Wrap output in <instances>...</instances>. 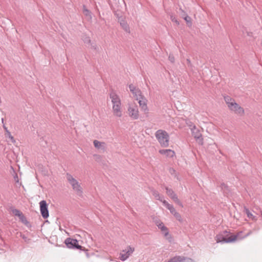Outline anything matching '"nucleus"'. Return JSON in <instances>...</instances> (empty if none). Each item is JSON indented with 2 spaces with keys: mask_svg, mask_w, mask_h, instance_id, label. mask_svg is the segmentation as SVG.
<instances>
[{
  "mask_svg": "<svg viewBox=\"0 0 262 262\" xmlns=\"http://www.w3.org/2000/svg\"><path fill=\"white\" fill-rule=\"evenodd\" d=\"M239 233L235 235H230V233L226 230L224 231L222 233L216 235L215 240L216 243H232L237 238Z\"/></svg>",
  "mask_w": 262,
  "mask_h": 262,
  "instance_id": "obj_1",
  "label": "nucleus"
},
{
  "mask_svg": "<svg viewBox=\"0 0 262 262\" xmlns=\"http://www.w3.org/2000/svg\"><path fill=\"white\" fill-rule=\"evenodd\" d=\"M66 178L68 181L72 186L73 190L79 196H82L83 189L80 184L70 173H67Z\"/></svg>",
  "mask_w": 262,
  "mask_h": 262,
  "instance_id": "obj_2",
  "label": "nucleus"
},
{
  "mask_svg": "<svg viewBox=\"0 0 262 262\" xmlns=\"http://www.w3.org/2000/svg\"><path fill=\"white\" fill-rule=\"evenodd\" d=\"M155 137L162 146H168L169 136L165 130L162 129L158 130L155 133Z\"/></svg>",
  "mask_w": 262,
  "mask_h": 262,
  "instance_id": "obj_3",
  "label": "nucleus"
},
{
  "mask_svg": "<svg viewBox=\"0 0 262 262\" xmlns=\"http://www.w3.org/2000/svg\"><path fill=\"white\" fill-rule=\"evenodd\" d=\"M64 243L67 247L69 249H77L80 251H85L87 256H89L88 250H85L84 247L79 245L78 241L77 239L68 237L66 239Z\"/></svg>",
  "mask_w": 262,
  "mask_h": 262,
  "instance_id": "obj_4",
  "label": "nucleus"
},
{
  "mask_svg": "<svg viewBox=\"0 0 262 262\" xmlns=\"http://www.w3.org/2000/svg\"><path fill=\"white\" fill-rule=\"evenodd\" d=\"M135 249L130 246H128L126 248L123 250L120 253V259L122 261H125L133 253Z\"/></svg>",
  "mask_w": 262,
  "mask_h": 262,
  "instance_id": "obj_5",
  "label": "nucleus"
},
{
  "mask_svg": "<svg viewBox=\"0 0 262 262\" xmlns=\"http://www.w3.org/2000/svg\"><path fill=\"white\" fill-rule=\"evenodd\" d=\"M191 130L192 135L195 139L196 142L199 145H202L203 144V139L200 130L196 127V126H193V127L191 128Z\"/></svg>",
  "mask_w": 262,
  "mask_h": 262,
  "instance_id": "obj_6",
  "label": "nucleus"
},
{
  "mask_svg": "<svg viewBox=\"0 0 262 262\" xmlns=\"http://www.w3.org/2000/svg\"><path fill=\"white\" fill-rule=\"evenodd\" d=\"M127 110L129 117L133 119L136 120L139 118V111L136 105H129Z\"/></svg>",
  "mask_w": 262,
  "mask_h": 262,
  "instance_id": "obj_7",
  "label": "nucleus"
},
{
  "mask_svg": "<svg viewBox=\"0 0 262 262\" xmlns=\"http://www.w3.org/2000/svg\"><path fill=\"white\" fill-rule=\"evenodd\" d=\"M40 213L44 219L49 217V213L48 207V204L45 200H42L39 202Z\"/></svg>",
  "mask_w": 262,
  "mask_h": 262,
  "instance_id": "obj_8",
  "label": "nucleus"
},
{
  "mask_svg": "<svg viewBox=\"0 0 262 262\" xmlns=\"http://www.w3.org/2000/svg\"><path fill=\"white\" fill-rule=\"evenodd\" d=\"M231 111H234L236 114L239 115H243L245 113L243 107L239 106L235 101L233 103H231L229 108Z\"/></svg>",
  "mask_w": 262,
  "mask_h": 262,
  "instance_id": "obj_9",
  "label": "nucleus"
},
{
  "mask_svg": "<svg viewBox=\"0 0 262 262\" xmlns=\"http://www.w3.org/2000/svg\"><path fill=\"white\" fill-rule=\"evenodd\" d=\"M82 40L84 43L88 46V47H90L91 49L94 50L97 49V46L95 43L92 42L90 37L86 35H84L82 37Z\"/></svg>",
  "mask_w": 262,
  "mask_h": 262,
  "instance_id": "obj_10",
  "label": "nucleus"
},
{
  "mask_svg": "<svg viewBox=\"0 0 262 262\" xmlns=\"http://www.w3.org/2000/svg\"><path fill=\"white\" fill-rule=\"evenodd\" d=\"M118 20L124 31L126 33H130V28L126 20L122 17H118Z\"/></svg>",
  "mask_w": 262,
  "mask_h": 262,
  "instance_id": "obj_11",
  "label": "nucleus"
},
{
  "mask_svg": "<svg viewBox=\"0 0 262 262\" xmlns=\"http://www.w3.org/2000/svg\"><path fill=\"white\" fill-rule=\"evenodd\" d=\"M110 97L112 100V102L113 105L121 104V100L119 97L114 91L111 92Z\"/></svg>",
  "mask_w": 262,
  "mask_h": 262,
  "instance_id": "obj_12",
  "label": "nucleus"
},
{
  "mask_svg": "<svg viewBox=\"0 0 262 262\" xmlns=\"http://www.w3.org/2000/svg\"><path fill=\"white\" fill-rule=\"evenodd\" d=\"M121 105H113V114L115 116L121 117L122 115L121 109Z\"/></svg>",
  "mask_w": 262,
  "mask_h": 262,
  "instance_id": "obj_13",
  "label": "nucleus"
},
{
  "mask_svg": "<svg viewBox=\"0 0 262 262\" xmlns=\"http://www.w3.org/2000/svg\"><path fill=\"white\" fill-rule=\"evenodd\" d=\"M159 152L170 158H172L175 155L174 151L171 149H161L159 150Z\"/></svg>",
  "mask_w": 262,
  "mask_h": 262,
  "instance_id": "obj_14",
  "label": "nucleus"
},
{
  "mask_svg": "<svg viewBox=\"0 0 262 262\" xmlns=\"http://www.w3.org/2000/svg\"><path fill=\"white\" fill-rule=\"evenodd\" d=\"M94 146L98 148L101 149L103 151L106 149V144L104 142H100L98 140H95L93 142Z\"/></svg>",
  "mask_w": 262,
  "mask_h": 262,
  "instance_id": "obj_15",
  "label": "nucleus"
},
{
  "mask_svg": "<svg viewBox=\"0 0 262 262\" xmlns=\"http://www.w3.org/2000/svg\"><path fill=\"white\" fill-rule=\"evenodd\" d=\"M158 227L163 232L165 236H167L169 234L168 228L164 225L162 222L157 224Z\"/></svg>",
  "mask_w": 262,
  "mask_h": 262,
  "instance_id": "obj_16",
  "label": "nucleus"
},
{
  "mask_svg": "<svg viewBox=\"0 0 262 262\" xmlns=\"http://www.w3.org/2000/svg\"><path fill=\"white\" fill-rule=\"evenodd\" d=\"M151 192L152 194L155 196V199L157 200H159L161 202H162L163 200V196H161L158 191L154 189H151Z\"/></svg>",
  "mask_w": 262,
  "mask_h": 262,
  "instance_id": "obj_17",
  "label": "nucleus"
},
{
  "mask_svg": "<svg viewBox=\"0 0 262 262\" xmlns=\"http://www.w3.org/2000/svg\"><path fill=\"white\" fill-rule=\"evenodd\" d=\"M166 192L167 194L172 199H174L175 197H177V195L174 193L173 190L168 188V187H165Z\"/></svg>",
  "mask_w": 262,
  "mask_h": 262,
  "instance_id": "obj_18",
  "label": "nucleus"
},
{
  "mask_svg": "<svg viewBox=\"0 0 262 262\" xmlns=\"http://www.w3.org/2000/svg\"><path fill=\"white\" fill-rule=\"evenodd\" d=\"M244 212L247 215V216L251 219L252 221H256L257 220V217L256 216L253 215L249 211L248 208L246 207H244Z\"/></svg>",
  "mask_w": 262,
  "mask_h": 262,
  "instance_id": "obj_19",
  "label": "nucleus"
},
{
  "mask_svg": "<svg viewBox=\"0 0 262 262\" xmlns=\"http://www.w3.org/2000/svg\"><path fill=\"white\" fill-rule=\"evenodd\" d=\"M132 93L134 95V96L136 98V100H138L139 98H142V97L143 96L141 90L138 88H136V89L134 91L132 92Z\"/></svg>",
  "mask_w": 262,
  "mask_h": 262,
  "instance_id": "obj_20",
  "label": "nucleus"
},
{
  "mask_svg": "<svg viewBox=\"0 0 262 262\" xmlns=\"http://www.w3.org/2000/svg\"><path fill=\"white\" fill-rule=\"evenodd\" d=\"M19 219L20 221L23 223L24 225H25L27 227H31V225L28 222L26 217V216L24 215L23 213H22L19 217Z\"/></svg>",
  "mask_w": 262,
  "mask_h": 262,
  "instance_id": "obj_21",
  "label": "nucleus"
},
{
  "mask_svg": "<svg viewBox=\"0 0 262 262\" xmlns=\"http://www.w3.org/2000/svg\"><path fill=\"white\" fill-rule=\"evenodd\" d=\"M224 100L226 102V104L228 105V107L229 108V106H230L231 103H233L235 101L233 99L231 98L230 96H225L224 97Z\"/></svg>",
  "mask_w": 262,
  "mask_h": 262,
  "instance_id": "obj_22",
  "label": "nucleus"
},
{
  "mask_svg": "<svg viewBox=\"0 0 262 262\" xmlns=\"http://www.w3.org/2000/svg\"><path fill=\"white\" fill-rule=\"evenodd\" d=\"M138 100L140 107L143 106V105L147 104V100L143 96L142 97V98H139Z\"/></svg>",
  "mask_w": 262,
  "mask_h": 262,
  "instance_id": "obj_23",
  "label": "nucleus"
},
{
  "mask_svg": "<svg viewBox=\"0 0 262 262\" xmlns=\"http://www.w3.org/2000/svg\"><path fill=\"white\" fill-rule=\"evenodd\" d=\"M83 12L86 16L89 17L91 18V12L86 8L85 5L83 6Z\"/></svg>",
  "mask_w": 262,
  "mask_h": 262,
  "instance_id": "obj_24",
  "label": "nucleus"
},
{
  "mask_svg": "<svg viewBox=\"0 0 262 262\" xmlns=\"http://www.w3.org/2000/svg\"><path fill=\"white\" fill-rule=\"evenodd\" d=\"M184 19L186 21L187 25L188 26H191L192 23H191V18L190 17H189L188 15L185 16L184 18Z\"/></svg>",
  "mask_w": 262,
  "mask_h": 262,
  "instance_id": "obj_25",
  "label": "nucleus"
},
{
  "mask_svg": "<svg viewBox=\"0 0 262 262\" xmlns=\"http://www.w3.org/2000/svg\"><path fill=\"white\" fill-rule=\"evenodd\" d=\"M12 212L15 216L19 217L23 213L17 209H12Z\"/></svg>",
  "mask_w": 262,
  "mask_h": 262,
  "instance_id": "obj_26",
  "label": "nucleus"
},
{
  "mask_svg": "<svg viewBox=\"0 0 262 262\" xmlns=\"http://www.w3.org/2000/svg\"><path fill=\"white\" fill-rule=\"evenodd\" d=\"M163 204L164 205V206L166 207V208L168 209L169 210L173 207L172 205H171L169 204L166 201L163 200L162 202Z\"/></svg>",
  "mask_w": 262,
  "mask_h": 262,
  "instance_id": "obj_27",
  "label": "nucleus"
},
{
  "mask_svg": "<svg viewBox=\"0 0 262 262\" xmlns=\"http://www.w3.org/2000/svg\"><path fill=\"white\" fill-rule=\"evenodd\" d=\"M173 215L178 221H179L180 222L182 221V219L181 215L178 212H175V213L173 214Z\"/></svg>",
  "mask_w": 262,
  "mask_h": 262,
  "instance_id": "obj_28",
  "label": "nucleus"
},
{
  "mask_svg": "<svg viewBox=\"0 0 262 262\" xmlns=\"http://www.w3.org/2000/svg\"><path fill=\"white\" fill-rule=\"evenodd\" d=\"M173 201L177 204H178V205H179L181 207H183V205L182 202L179 200V199H178V196L177 197H175L174 199H173Z\"/></svg>",
  "mask_w": 262,
  "mask_h": 262,
  "instance_id": "obj_29",
  "label": "nucleus"
},
{
  "mask_svg": "<svg viewBox=\"0 0 262 262\" xmlns=\"http://www.w3.org/2000/svg\"><path fill=\"white\" fill-rule=\"evenodd\" d=\"M182 262H194V261L193 259H192L190 258L183 256Z\"/></svg>",
  "mask_w": 262,
  "mask_h": 262,
  "instance_id": "obj_30",
  "label": "nucleus"
},
{
  "mask_svg": "<svg viewBox=\"0 0 262 262\" xmlns=\"http://www.w3.org/2000/svg\"><path fill=\"white\" fill-rule=\"evenodd\" d=\"M6 135L10 139L12 142H15L13 137L11 135V133L9 130H7V133H6Z\"/></svg>",
  "mask_w": 262,
  "mask_h": 262,
  "instance_id": "obj_31",
  "label": "nucleus"
},
{
  "mask_svg": "<svg viewBox=\"0 0 262 262\" xmlns=\"http://www.w3.org/2000/svg\"><path fill=\"white\" fill-rule=\"evenodd\" d=\"M141 110L144 112L145 114H148V107H147V104L146 105H143V106H142L141 107Z\"/></svg>",
  "mask_w": 262,
  "mask_h": 262,
  "instance_id": "obj_32",
  "label": "nucleus"
},
{
  "mask_svg": "<svg viewBox=\"0 0 262 262\" xmlns=\"http://www.w3.org/2000/svg\"><path fill=\"white\" fill-rule=\"evenodd\" d=\"M170 19L172 22L176 23L177 25H179V22L176 17L173 15L170 16Z\"/></svg>",
  "mask_w": 262,
  "mask_h": 262,
  "instance_id": "obj_33",
  "label": "nucleus"
},
{
  "mask_svg": "<svg viewBox=\"0 0 262 262\" xmlns=\"http://www.w3.org/2000/svg\"><path fill=\"white\" fill-rule=\"evenodd\" d=\"M168 59L171 62V63H174V61H175V58H174V56L171 54H170L169 56H168Z\"/></svg>",
  "mask_w": 262,
  "mask_h": 262,
  "instance_id": "obj_34",
  "label": "nucleus"
},
{
  "mask_svg": "<svg viewBox=\"0 0 262 262\" xmlns=\"http://www.w3.org/2000/svg\"><path fill=\"white\" fill-rule=\"evenodd\" d=\"M179 10L181 11V15L182 16V18H184L185 16H187L188 15L181 8H180L179 9Z\"/></svg>",
  "mask_w": 262,
  "mask_h": 262,
  "instance_id": "obj_35",
  "label": "nucleus"
},
{
  "mask_svg": "<svg viewBox=\"0 0 262 262\" xmlns=\"http://www.w3.org/2000/svg\"><path fill=\"white\" fill-rule=\"evenodd\" d=\"M128 87L131 92L134 91L136 89V87L133 84H129Z\"/></svg>",
  "mask_w": 262,
  "mask_h": 262,
  "instance_id": "obj_36",
  "label": "nucleus"
},
{
  "mask_svg": "<svg viewBox=\"0 0 262 262\" xmlns=\"http://www.w3.org/2000/svg\"><path fill=\"white\" fill-rule=\"evenodd\" d=\"M187 125L190 127V129L193 127V126H195V125L193 124V123L191 122V121H188V122L186 123Z\"/></svg>",
  "mask_w": 262,
  "mask_h": 262,
  "instance_id": "obj_37",
  "label": "nucleus"
},
{
  "mask_svg": "<svg viewBox=\"0 0 262 262\" xmlns=\"http://www.w3.org/2000/svg\"><path fill=\"white\" fill-rule=\"evenodd\" d=\"M186 62H187V65L189 67H192V64H191V61L190 60V59L188 58L186 59Z\"/></svg>",
  "mask_w": 262,
  "mask_h": 262,
  "instance_id": "obj_38",
  "label": "nucleus"
},
{
  "mask_svg": "<svg viewBox=\"0 0 262 262\" xmlns=\"http://www.w3.org/2000/svg\"><path fill=\"white\" fill-rule=\"evenodd\" d=\"M169 211L170 213L173 215L174 213H175V212H177L173 206L169 210Z\"/></svg>",
  "mask_w": 262,
  "mask_h": 262,
  "instance_id": "obj_39",
  "label": "nucleus"
},
{
  "mask_svg": "<svg viewBox=\"0 0 262 262\" xmlns=\"http://www.w3.org/2000/svg\"><path fill=\"white\" fill-rule=\"evenodd\" d=\"M14 179L16 183L19 182V179L17 174H15V176L14 177Z\"/></svg>",
  "mask_w": 262,
  "mask_h": 262,
  "instance_id": "obj_40",
  "label": "nucleus"
},
{
  "mask_svg": "<svg viewBox=\"0 0 262 262\" xmlns=\"http://www.w3.org/2000/svg\"><path fill=\"white\" fill-rule=\"evenodd\" d=\"M221 187L222 188H228V186L224 183H223L222 184H221Z\"/></svg>",
  "mask_w": 262,
  "mask_h": 262,
  "instance_id": "obj_41",
  "label": "nucleus"
},
{
  "mask_svg": "<svg viewBox=\"0 0 262 262\" xmlns=\"http://www.w3.org/2000/svg\"><path fill=\"white\" fill-rule=\"evenodd\" d=\"M23 239H24L25 240H26V239L27 238V237L25 235H21L20 236Z\"/></svg>",
  "mask_w": 262,
  "mask_h": 262,
  "instance_id": "obj_42",
  "label": "nucleus"
},
{
  "mask_svg": "<svg viewBox=\"0 0 262 262\" xmlns=\"http://www.w3.org/2000/svg\"><path fill=\"white\" fill-rule=\"evenodd\" d=\"M174 171H175V170H174V169H173V168H171V169H170V173H172V172H174Z\"/></svg>",
  "mask_w": 262,
  "mask_h": 262,
  "instance_id": "obj_43",
  "label": "nucleus"
},
{
  "mask_svg": "<svg viewBox=\"0 0 262 262\" xmlns=\"http://www.w3.org/2000/svg\"><path fill=\"white\" fill-rule=\"evenodd\" d=\"M174 171H175V170H174V169H173V168H171V169H170V173H172V172H174Z\"/></svg>",
  "mask_w": 262,
  "mask_h": 262,
  "instance_id": "obj_44",
  "label": "nucleus"
},
{
  "mask_svg": "<svg viewBox=\"0 0 262 262\" xmlns=\"http://www.w3.org/2000/svg\"><path fill=\"white\" fill-rule=\"evenodd\" d=\"M3 127L6 132L7 133V130H8L7 127H6L4 125H3Z\"/></svg>",
  "mask_w": 262,
  "mask_h": 262,
  "instance_id": "obj_45",
  "label": "nucleus"
},
{
  "mask_svg": "<svg viewBox=\"0 0 262 262\" xmlns=\"http://www.w3.org/2000/svg\"><path fill=\"white\" fill-rule=\"evenodd\" d=\"M250 235V233H248L246 235V236H248V235Z\"/></svg>",
  "mask_w": 262,
  "mask_h": 262,
  "instance_id": "obj_46",
  "label": "nucleus"
},
{
  "mask_svg": "<svg viewBox=\"0 0 262 262\" xmlns=\"http://www.w3.org/2000/svg\"><path fill=\"white\" fill-rule=\"evenodd\" d=\"M250 235V233H248L246 235V236H248V235Z\"/></svg>",
  "mask_w": 262,
  "mask_h": 262,
  "instance_id": "obj_47",
  "label": "nucleus"
},
{
  "mask_svg": "<svg viewBox=\"0 0 262 262\" xmlns=\"http://www.w3.org/2000/svg\"><path fill=\"white\" fill-rule=\"evenodd\" d=\"M261 216H262V211L261 212Z\"/></svg>",
  "mask_w": 262,
  "mask_h": 262,
  "instance_id": "obj_48",
  "label": "nucleus"
}]
</instances>
